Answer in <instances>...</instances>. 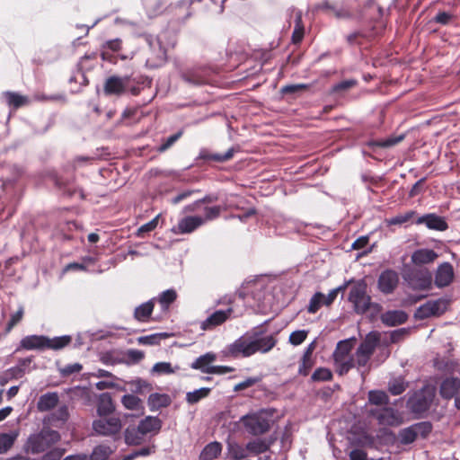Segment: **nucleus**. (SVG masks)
I'll use <instances>...</instances> for the list:
<instances>
[{
	"label": "nucleus",
	"instance_id": "1",
	"mask_svg": "<svg viewBox=\"0 0 460 460\" xmlns=\"http://www.w3.org/2000/svg\"><path fill=\"white\" fill-rule=\"evenodd\" d=\"M238 296L255 313L277 312L286 306V279L282 276L264 275L246 281Z\"/></svg>",
	"mask_w": 460,
	"mask_h": 460
},
{
	"label": "nucleus",
	"instance_id": "2",
	"mask_svg": "<svg viewBox=\"0 0 460 460\" xmlns=\"http://www.w3.org/2000/svg\"><path fill=\"white\" fill-rule=\"evenodd\" d=\"M61 439L58 431L43 427L40 431L31 434L23 445V451L27 454L37 455L50 449Z\"/></svg>",
	"mask_w": 460,
	"mask_h": 460
},
{
	"label": "nucleus",
	"instance_id": "3",
	"mask_svg": "<svg viewBox=\"0 0 460 460\" xmlns=\"http://www.w3.org/2000/svg\"><path fill=\"white\" fill-rule=\"evenodd\" d=\"M71 341L72 338L69 335L54 338H49L44 335H28L22 339L20 346L28 350L45 349L58 350L67 346Z\"/></svg>",
	"mask_w": 460,
	"mask_h": 460
},
{
	"label": "nucleus",
	"instance_id": "4",
	"mask_svg": "<svg viewBox=\"0 0 460 460\" xmlns=\"http://www.w3.org/2000/svg\"><path fill=\"white\" fill-rule=\"evenodd\" d=\"M167 32L164 31L154 37L149 34H145V40L149 46L151 56L146 59V66L152 68H156L164 64L166 60V53L168 47H173L174 42L171 41L164 43Z\"/></svg>",
	"mask_w": 460,
	"mask_h": 460
},
{
	"label": "nucleus",
	"instance_id": "5",
	"mask_svg": "<svg viewBox=\"0 0 460 460\" xmlns=\"http://www.w3.org/2000/svg\"><path fill=\"white\" fill-rule=\"evenodd\" d=\"M353 348L352 341L344 340L338 342L333 352L335 370L340 376L347 374L355 367L354 358L349 356Z\"/></svg>",
	"mask_w": 460,
	"mask_h": 460
},
{
	"label": "nucleus",
	"instance_id": "6",
	"mask_svg": "<svg viewBox=\"0 0 460 460\" xmlns=\"http://www.w3.org/2000/svg\"><path fill=\"white\" fill-rule=\"evenodd\" d=\"M435 390L426 386L414 393L407 402V407L413 413H422L428 411L434 400Z\"/></svg>",
	"mask_w": 460,
	"mask_h": 460
},
{
	"label": "nucleus",
	"instance_id": "7",
	"mask_svg": "<svg viewBox=\"0 0 460 460\" xmlns=\"http://www.w3.org/2000/svg\"><path fill=\"white\" fill-rule=\"evenodd\" d=\"M349 301L353 304L357 314H364L369 309L371 298L367 295V284L364 281L357 282L351 287Z\"/></svg>",
	"mask_w": 460,
	"mask_h": 460
},
{
	"label": "nucleus",
	"instance_id": "8",
	"mask_svg": "<svg viewBox=\"0 0 460 460\" xmlns=\"http://www.w3.org/2000/svg\"><path fill=\"white\" fill-rule=\"evenodd\" d=\"M245 429L252 435H261L266 433L270 427V420L266 411L243 416L241 419Z\"/></svg>",
	"mask_w": 460,
	"mask_h": 460
},
{
	"label": "nucleus",
	"instance_id": "9",
	"mask_svg": "<svg viewBox=\"0 0 460 460\" xmlns=\"http://www.w3.org/2000/svg\"><path fill=\"white\" fill-rule=\"evenodd\" d=\"M121 428V420L116 416H102L93 421V429L101 436L114 438L120 433Z\"/></svg>",
	"mask_w": 460,
	"mask_h": 460
},
{
	"label": "nucleus",
	"instance_id": "10",
	"mask_svg": "<svg viewBox=\"0 0 460 460\" xmlns=\"http://www.w3.org/2000/svg\"><path fill=\"white\" fill-rule=\"evenodd\" d=\"M215 72L211 66H199L182 72L181 78L191 85L200 86L209 84Z\"/></svg>",
	"mask_w": 460,
	"mask_h": 460
},
{
	"label": "nucleus",
	"instance_id": "11",
	"mask_svg": "<svg viewBox=\"0 0 460 460\" xmlns=\"http://www.w3.org/2000/svg\"><path fill=\"white\" fill-rule=\"evenodd\" d=\"M368 415L375 418L378 424L390 427H397L402 424L403 419L394 409L388 407H376L368 411Z\"/></svg>",
	"mask_w": 460,
	"mask_h": 460
},
{
	"label": "nucleus",
	"instance_id": "12",
	"mask_svg": "<svg viewBox=\"0 0 460 460\" xmlns=\"http://www.w3.org/2000/svg\"><path fill=\"white\" fill-rule=\"evenodd\" d=\"M248 333L254 354L267 353L276 345L277 341L272 334L265 333L261 330H252Z\"/></svg>",
	"mask_w": 460,
	"mask_h": 460
},
{
	"label": "nucleus",
	"instance_id": "13",
	"mask_svg": "<svg viewBox=\"0 0 460 460\" xmlns=\"http://www.w3.org/2000/svg\"><path fill=\"white\" fill-rule=\"evenodd\" d=\"M224 353L226 356H230L233 358H247L253 355L254 350L252 349L249 333L246 332L235 340L233 343L226 346L224 349Z\"/></svg>",
	"mask_w": 460,
	"mask_h": 460
},
{
	"label": "nucleus",
	"instance_id": "14",
	"mask_svg": "<svg viewBox=\"0 0 460 460\" xmlns=\"http://www.w3.org/2000/svg\"><path fill=\"white\" fill-rule=\"evenodd\" d=\"M447 302L444 299L429 300L417 308L414 317L424 320L432 316H439L447 310Z\"/></svg>",
	"mask_w": 460,
	"mask_h": 460
},
{
	"label": "nucleus",
	"instance_id": "15",
	"mask_svg": "<svg viewBox=\"0 0 460 460\" xmlns=\"http://www.w3.org/2000/svg\"><path fill=\"white\" fill-rule=\"evenodd\" d=\"M130 77L111 75L108 77L103 85V92L106 95L119 96L126 92Z\"/></svg>",
	"mask_w": 460,
	"mask_h": 460
},
{
	"label": "nucleus",
	"instance_id": "16",
	"mask_svg": "<svg viewBox=\"0 0 460 460\" xmlns=\"http://www.w3.org/2000/svg\"><path fill=\"white\" fill-rule=\"evenodd\" d=\"M205 224V219L199 216H188L179 220L178 224L172 228L176 234H190Z\"/></svg>",
	"mask_w": 460,
	"mask_h": 460
},
{
	"label": "nucleus",
	"instance_id": "17",
	"mask_svg": "<svg viewBox=\"0 0 460 460\" xmlns=\"http://www.w3.org/2000/svg\"><path fill=\"white\" fill-rule=\"evenodd\" d=\"M455 279V270L450 262L439 264L435 272V285L437 288H443L448 287Z\"/></svg>",
	"mask_w": 460,
	"mask_h": 460
},
{
	"label": "nucleus",
	"instance_id": "18",
	"mask_svg": "<svg viewBox=\"0 0 460 460\" xmlns=\"http://www.w3.org/2000/svg\"><path fill=\"white\" fill-rule=\"evenodd\" d=\"M378 288L384 294H391L399 283V276L395 270H385L378 278Z\"/></svg>",
	"mask_w": 460,
	"mask_h": 460
},
{
	"label": "nucleus",
	"instance_id": "19",
	"mask_svg": "<svg viewBox=\"0 0 460 460\" xmlns=\"http://www.w3.org/2000/svg\"><path fill=\"white\" fill-rule=\"evenodd\" d=\"M232 313V308H227L226 310H217L201 322L200 328L203 331L212 330L217 326L224 323L230 317Z\"/></svg>",
	"mask_w": 460,
	"mask_h": 460
},
{
	"label": "nucleus",
	"instance_id": "20",
	"mask_svg": "<svg viewBox=\"0 0 460 460\" xmlns=\"http://www.w3.org/2000/svg\"><path fill=\"white\" fill-rule=\"evenodd\" d=\"M409 283L414 290H429L432 287V274L429 270L416 271Z\"/></svg>",
	"mask_w": 460,
	"mask_h": 460
},
{
	"label": "nucleus",
	"instance_id": "21",
	"mask_svg": "<svg viewBox=\"0 0 460 460\" xmlns=\"http://www.w3.org/2000/svg\"><path fill=\"white\" fill-rule=\"evenodd\" d=\"M460 390V379L458 377H447L442 381L439 387V394L442 398L449 400L456 396Z\"/></svg>",
	"mask_w": 460,
	"mask_h": 460
},
{
	"label": "nucleus",
	"instance_id": "22",
	"mask_svg": "<svg viewBox=\"0 0 460 460\" xmlns=\"http://www.w3.org/2000/svg\"><path fill=\"white\" fill-rule=\"evenodd\" d=\"M382 323L386 326H396L408 320V314L402 310H390L381 314Z\"/></svg>",
	"mask_w": 460,
	"mask_h": 460
},
{
	"label": "nucleus",
	"instance_id": "23",
	"mask_svg": "<svg viewBox=\"0 0 460 460\" xmlns=\"http://www.w3.org/2000/svg\"><path fill=\"white\" fill-rule=\"evenodd\" d=\"M417 224H425L428 228L445 231L448 228V225L444 217L435 214H428L418 218Z\"/></svg>",
	"mask_w": 460,
	"mask_h": 460
},
{
	"label": "nucleus",
	"instance_id": "24",
	"mask_svg": "<svg viewBox=\"0 0 460 460\" xmlns=\"http://www.w3.org/2000/svg\"><path fill=\"white\" fill-rule=\"evenodd\" d=\"M379 341L380 334L376 332H371L366 336L357 350L359 354H367L372 356Z\"/></svg>",
	"mask_w": 460,
	"mask_h": 460
},
{
	"label": "nucleus",
	"instance_id": "25",
	"mask_svg": "<svg viewBox=\"0 0 460 460\" xmlns=\"http://www.w3.org/2000/svg\"><path fill=\"white\" fill-rule=\"evenodd\" d=\"M217 359V356L213 352H208L199 356L191 363L193 369H199L203 373L211 374L213 367L211 364Z\"/></svg>",
	"mask_w": 460,
	"mask_h": 460
},
{
	"label": "nucleus",
	"instance_id": "26",
	"mask_svg": "<svg viewBox=\"0 0 460 460\" xmlns=\"http://www.w3.org/2000/svg\"><path fill=\"white\" fill-rule=\"evenodd\" d=\"M438 254L431 249H419L411 254V261L415 265H424L432 263Z\"/></svg>",
	"mask_w": 460,
	"mask_h": 460
},
{
	"label": "nucleus",
	"instance_id": "27",
	"mask_svg": "<svg viewBox=\"0 0 460 460\" xmlns=\"http://www.w3.org/2000/svg\"><path fill=\"white\" fill-rule=\"evenodd\" d=\"M115 410L111 395L102 393L97 400V414L99 417L111 415Z\"/></svg>",
	"mask_w": 460,
	"mask_h": 460
},
{
	"label": "nucleus",
	"instance_id": "28",
	"mask_svg": "<svg viewBox=\"0 0 460 460\" xmlns=\"http://www.w3.org/2000/svg\"><path fill=\"white\" fill-rule=\"evenodd\" d=\"M237 151L238 148L233 146L229 148L225 154H210L207 149L203 148L199 151L198 158L223 163L230 160Z\"/></svg>",
	"mask_w": 460,
	"mask_h": 460
},
{
	"label": "nucleus",
	"instance_id": "29",
	"mask_svg": "<svg viewBox=\"0 0 460 460\" xmlns=\"http://www.w3.org/2000/svg\"><path fill=\"white\" fill-rule=\"evenodd\" d=\"M171 398L165 394H151L148 397V406L151 411H156L167 407L171 403Z\"/></svg>",
	"mask_w": 460,
	"mask_h": 460
},
{
	"label": "nucleus",
	"instance_id": "30",
	"mask_svg": "<svg viewBox=\"0 0 460 460\" xmlns=\"http://www.w3.org/2000/svg\"><path fill=\"white\" fill-rule=\"evenodd\" d=\"M146 436L148 433H157L162 428V421L158 417L147 416L138 424Z\"/></svg>",
	"mask_w": 460,
	"mask_h": 460
},
{
	"label": "nucleus",
	"instance_id": "31",
	"mask_svg": "<svg viewBox=\"0 0 460 460\" xmlns=\"http://www.w3.org/2000/svg\"><path fill=\"white\" fill-rule=\"evenodd\" d=\"M125 442L128 445H139L144 440V433L140 426H128L125 430Z\"/></svg>",
	"mask_w": 460,
	"mask_h": 460
},
{
	"label": "nucleus",
	"instance_id": "32",
	"mask_svg": "<svg viewBox=\"0 0 460 460\" xmlns=\"http://www.w3.org/2000/svg\"><path fill=\"white\" fill-rule=\"evenodd\" d=\"M222 451V445L219 442L214 441L208 443L201 451L199 460H214Z\"/></svg>",
	"mask_w": 460,
	"mask_h": 460
},
{
	"label": "nucleus",
	"instance_id": "33",
	"mask_svg": "<svg viewBox=\"0 0 460 460\" xmlns=\"http://www.w3.org/2000/svg\"><path fill=\"white\" fill-rule=\"evenodd\" d=\"M154 300L151 299L136 307L134 312L135 318L139 322H146L154 309Z\"/></svg>",
	"mask_w": 460,
	"mask_h": 460
},
{
	"label": "nucleus",
	"instance_id": "34",
	"mask_svg": "<svg viewBox=\"0 0 460 460\" xmlns=\"http://www.w3.org/2000/svg\"><path fill=\"white\" fill-rule=\"evenodd\" d=\"M58 396L56 393H48L41 395L38 402V408L41 411H49L56 407Z\"/></svg>",
	"mask_w": 460,
	"mask_h": 460
},
{
	"label": "nucleus",
	"instance_id": "35",
	"mask_svg": "<svg viewBox=\"0 0 460 460\" xmlns=\"http://www.w3.org/2000/svg\"><path fill=\"white\" fill-rule=\"evenodd\" d=\"M4 97L6 103L14 109L26 105L29 102L28 97L16 93L6 92L4 93Z\"/></svg>",
	"mask_w": 460,
	"mask_h": 460
},
{
	"label": "nucleus",
	"instance_id": "36",
	"mask_svg": "<svg viewBox=\"0 0 460 460\" xmlns=\"http://www.w3.org/2000/svg\"><path fill=\"white\" fill-rule=\"evenodd\" d=\"M246 449L251 455H260L269 451L270 445L265 440L257 438L248 442Z\"/></svg>",
	"mask_w": 460,
	"mask_h": 460
},
{
	"label": "nucleus",
	"instance_id": "37",
	"mask_svg": "<svg viewBox=\"0 0 460 460\" xmlns=\"http://www.w3.org/2000/svg\"><path fill=\"white\" fill-rule=\"evenodd\" d=\"M404 138V135H400L397 137H389L385 140H372L367 143V146L371 148L374 147H382V148H389L402 141Z\"/></svg>",
	"mask_w": 460,
	"mask_h": 460
},
{
	"label": "nucleus",
	"instance_id": "38",
	"mask_svg": "<svg viewBox=\"0 0 460 460\" xmlns=\"http://www.w3.org/2000/svg\"><path fill=\"white\" fill-rule=\"evenodd\" d=\"M18 432L0 433V455L5 454L14 444Z\"/></svg>",
	"mask_w": 460,
	"mask_h": 460
},
{
	"label": "nucleus",
	"instance_id": "39",
	"mask_svg": "<svg viewBox=\"0 0 460 460\" xmlns=\"http://www.w3.org/2000/svg\"><path fill=\"white\" fill-rule=\"evenodd\" d=\"M177 298V293L174 289H167L159 294L157 298H155L158 303L161 305L164 310L169 308L170 305L172 304Z\"/></svg>",
	"mask_w": 460,
	"mask_h": 460
},
{
	"label": "nucleus",
	"instance_id": "40",
	"mask_svg": "<svg viewBox=\"0 0 460 460\" xmlns=\"http://www.w3.org/2000/svg\"><path fill=\"white\" fill-rule=\"evenodd\" d=\"M368 402L376 407H385L389 404V396L383 391H370L368 393Z\"/></svg>",
	"mask_w": 460,
	"mask_h": 460
},
{
	"label": "nucleus",
	"instance_id": "41",
	"mask_svg": "<svg viewBox=\"0 0 460 460\" xmlns=\"http://www.w3.org/2000/svg\"><path fill=\"white\" fill-rule=\"evenodd\" d=\"M228 456L234 460H242L248 456L246 454V447H243L241 445L235 442H228L227 444Z\"/></svg>",
	"mask_w": 460,
	"mask_h": 460
},
{
	"label": "nucleus",
	"instance_id": "42",
	"mask_svg": "<svg viewBox=\"0 0 460 460\" xmlns=\"http://www.w3.org/2000/svg\"><path fill=\"white\" fill-rule=\"evenodd\" d=\"M304 34L305 26L302 22V15L300 12H297L295 19V28L291 37L292 42L294 44L299 43L302 40Z\"/></svg>",
	"mask_w": 460,
	"mask_h": 460
},
{
	"label": "nucleus",
	"instance_id": "43",
	"mask_svg": "<svg viewBox=\"0 0 460 460\" xmlns=\"http://www.w3.org/2000/svg\"><path fill=\"white\" fill-rule=\"evenodd\" d=\"M170 335L167 332L153 333L150 335L141 336L137 338V342L141 345H158L164 339Z\"/></svg>",
	"mask_w": 460,
	"mask_h": 460
},
{
	"label": "nucleus",
	"instance_id": "44",
	"mask_svg": "<svg viewBox=\"0 0 460 460\" xmlns=\"http://www.w3.org/2000/svg\"><path fill=\"white\" fill-rule=\"evenodd\" d=\"M323 305H325V295L321 292H316L309 301L307 312L315 314Z\"/></svg>",
	"mask_w": 460,
	"mask_h": 460
},
{
	"label": "nucleus",
	"instance_id": "45",
	"mask_svg": "<svg viewBox=\"0 0 460 460\" xmlns=\"http://www.w3.org/2000/svg\"><path fill=\"white\" fill-rule=\"evenodd\" d=\"M112 449L106 445H100L93 448V453L88 456L89 460H107L111 455Z\"/></svg>",
	"mask_w": 460,
	"mask_h": 460
},
{
	"label": "nucleus",
	"instance_id": "46",
	"mask_svg": "<svg viewBox=\"0 0 460 460\" xmlns=\"http://www.w3.org/2000/svg\"><path fill=\"white\" fill-rule=\"evenodd\" d=\"M210 391V388L202 387L192 392H188L186 394V401L190 404L197 403L201 399L208 396Z\"/></svg>",
	"mask_w": 460,
	"mask_h": 460
},
{
	"label": "nucleus",
	"instance_id": "47",
	"mask_svg": "<svg viewBox=\"0 0 460 460\" xmlns=\"http://www.w3.org/2000/svg\"><path fill=\"white\" fill-rule=\"evenodd\" d=\"M398 438L402 445H410L417 438L416 431H414L412 426L404 428L399 431Z\"/></svg>",
	"mask_w": 460,
	"mask_h": 460
},
{
	"label": "nucleus",
	"instance_id": "48",
	"mask_svg": "<svg viewBox=\"0 0 460 460\" xmlns=\"http://www.w3.org/2000/svg\"><path fill=\"white\" fill-rule=\"evenodd\" d=\"M179 369V367H172L169 362H157L152 367V373L158 376L170 375Z\"/></svg>",
	"mask_w": 460,
	"mask_h": 460
},
{
	"label": "nucleus",
	"instance_id": "49",
	"mask_svg": "<svg viewBox=\"0 0 460 460\" xmlns=\"http://www.w3.org/2000/svg\"><path fill=\"white\" fill-rule=\"evenodd\" d=\"M121 402L128 410L140 411L143 408L141 400L134 394L123 395Z\"/></svg>",
	"mask_w": 460,
	"mask_h": 460
},
{
	"label": "nucleus",
	"instance_id": "50",
	"mask_svg": "<svg viewBox=\"0 0 460 460\" xmlns=\"http://www.w3.org/2000/svg\"><path fill=\"white\" fill-rule=\"evenodd\" d=\"M408 384L402 378H394L388 384V390L393 395L402 394L406 388Z\"/></svg>",
	"mask_w": 460,
	"mask_h": 460
},
{
	"label": "nucleus",
	"instance_id": "51",
	"mask_svg": "<svg viewBox=\"0 0 460 460\" xmlns=\"http://www.w3.org/2000/svg\"><path fill=\"white\" fill-rule=\"evenodd\" d=\"M414 431H416V437L420 436L426 438L432 431V424L429 421H421L411 425Z\"/></svg>",
	"mask_w": 460,
	"mask_h": 460
},
{
	"label": "nucleus",
	"instance_id": "52",
	"mask_svg": "<svg viewBox=\"0 0 460 460\" xmlns=\"http://www.w3.org/2000/svg\"><path fill=\"white\" fill-rule=\"evenodd\" d=\"M414 215H415V211L411 210L404 214H400L394 217L386 219V223L388 226L402 225L404 223H407L409 220H411Z\"/></svg>",
	"mask_w": 460,
	"mask_h": 460
},
{
	"label": "nucleus",
	"instance_id": "53",
	"mask_svg": "<svg viewBox=\"0 0 460 460\" xmlns=\"http://www.w3.org/2000/svg\"><path fill=\"white\" fill-rule=\"evenodd\" d=\"M332 378V373L325 367L317 368L312 375L311 379L314 382L330 381Z\"/></svg>",
	"mask_w": 460,
	"mask_h": 460
},
{
	"label": "nucleus",
	"instance_id": "54",
	"mask_svg": "<svg viewBox=\"0 0 460 460\" xmlns=\"http://www.w3.org/2000/svg\"><path fill=\"white\" fill-rule=\"evenodd\" d=\"M83 369V366L80 363H73L66 365L60 367L59 373L63 377L70 376L73 374L79 373Z\"/></svg>",
	"mask_w": 460,
	"mask_h": 460
},
{
	"label": "nucleus",
	"instance_id": "55",
	"mask_svg": "<svg viewBox=\"0 0 460 460\" xmlns=\"http://www.w3.org/2000/svg\"><path fill=\"white\" fill-rule=\"evenodd\" d=\"M182 130H180L170 136L161 146H158L157 151L160 153L165 152L182 136Z\"/></svg>",
	"mask_w": 460,
	"mask_h": 460
},
{
	"label": "nucleus",
	"instance_id": "56",
	"mask_svg": "<svg viewBox=\"0 0 460 460\" xmlns=\"http://www.w3.org/2000/svg\"><path fill=\"white\" fill-rule=\"evenodd\" d=\"M308 331L305 330L295 331L289 334V343L293 345H299L305 340Z\"/></svg>",
	"mask_w": 460,
	"mask_h": 460
},
{
	"label": "nucleus",
	"instance_id": "57",
	"mask_svg": "<svg viewBox=\"0 0 460 460\" xmlns=\"http://www.w3.org/2000/svg\"><path fill=\"white\" fill-rule=\"evenodd\" d=\"M221 210L220 206L206 207L204 208L205 217H203L205 223L217 218L220 216Z\"/></svg>",
	"mask_w": 460,
	"mask_h": 460
},
{
	"label": "nucleus",
	"instance_id": "58",
	"mask_svg": "<svg viewBox=\"0 0 460 460\" xmlns=\"http://www.w3.org/2000/svg\"><path fill=\"white\" fill-rule=\"evenodd\" d=\"M158 219H159V216H156L151 221L142 225L137 229V236L142 237L144 235V234L153 231L158 225Z\"/></svg>",
	"mask_w": 460,
	"mask_h": 460
},
{
	"label": "nucleus",
	"instance_id": "59",
	"mask_svg": "<svg viewBox=\"0 0 460 460\" xmlns=\"http://www.w3.org/2000/svg\"><path fill=\"white\" fill-rule=\"evenodd\" d=\"M165 4L164 0H158L155 4H152L150 1L146 2L149 15H157L162 13Z\"/></svg>",
	"mask_w": 460,
	"mask_h": 460
},
{
	"label": "nucleus",
	"instance_id": "60",
	"mask_svg": "<svg viewBox=\"0 0 460 460\" xmlns=\"http://www.w3.org/2000/svg\"><path fill=\"white\" fill-rule=\"evenodd\" d=\"M261 379L259 377H248L244 381L236 384L234 387V391L239 392L257 384Z\"/></svg>",
	"mask_w": 460,
	"mask_h": 460
},
{
	"label": "nucleus",
	"instance_id": "61",
	"mask_svg": "<svg viewBox=\"0 0 460 460\" xmlns=\"http://www.w3.org/2000/svg\"><path fill=\"white\" fill-rule=\"evenodd\" d=\"M64 454V449L53 448L48 451L40 460H59Z\"/></svg>",
	"mask_w": 460,
	"mask_h": 460
},
{
	"label": "nucleus",
	"instance_id": "62",
	"mask_svg": "<svg viewBox=\"0 0 460 460\" xmlns=\"http://www.w3.org/2000/svg\"><path fill=\"white\" fill-rule=\"evenodd\" d=\"M23 307L20 306L17 312L12 314L9 323H7V330L10 331L15 324H17L22 318Z\"/></svg>",
	"mask_w": 460,
	"mask_h": 460
},
{
	"label": "nucleus",
	"instance_id": "63",
	"mask_svg": "<svg viewBox=\"0 0 460 460\" xmlns=\"http://www.w3.org/2000/svg\"><path fill=\"white\" fill-rule=\"evenodd\" d=\"M356 84H357L356 80H345V81L340 82L339 84H335L333 87V90L335 92L345 91V90L354 87Z\"/></svg>",
	"mask_w": 460,
	"mask_h": 460
},
{
	"label": "nucleus",
	"instance_id": "64",
	"mask_svg": "<svg viewBox=\"0 0 460 460\" xmlns=\"http://www.w3.org/2000/svg\"><path fill=\"white\" fill-rule=\"evenodd\" d=\"M452 19V15L447 12H439L437 13V15L434 17V22L447 25L449 23V22Z\"/></svg>",
	"mask_w": 460,
	"mask_h": 460
}]
</instances>
